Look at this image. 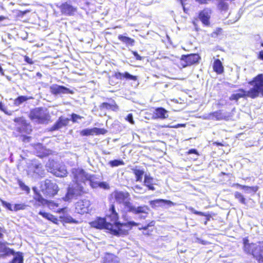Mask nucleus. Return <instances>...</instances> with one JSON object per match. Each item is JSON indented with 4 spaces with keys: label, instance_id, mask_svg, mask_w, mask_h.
Returning <instances> with one entry per match:
<instances>
[{
    "label": "nucleus",
    "instance_id": "nucleus-1",
    "mask_svg": "<svg viewBox=\"0 0 263 263\" xmlns=\"http://www.w3.org/2000/svg\"><path fill=\"white\" fill-rule=\"evenodd\" d=\"M259 76H255L252 80L248 82V84L253 85V87L248 91H246L244 89L239 88L236 93L231 95L229 98L231 101H235L236 102L240 98H250L255 99L258 97L260 93V90L263 86V80Z\"/></svg>",
    "mask_w": 263,
    "mask_h": 263
},
{
    "label": "nucleus",
    "instance_id": "nucleus-2",
    "mask_svg": "<svg viewBox=\"0 0 263 263\" xmlns=\"http://www.w3.org/2000/svg\"><path fill=\"white\" fill-rule=\"evenodd\" d=\"M139 223L134 221H129L125 223H121L118 221L114 223L108 224L107 230L116 236H123L128 234V232L133 227L138 226Z\"/></svg>",
    "mask_w": 263,
    "mask_h": 263
},
{
    "label": "nucleus",
    "instance_id": "nucleus-3",
    "mask_svg": "<svg viewBox=\"0 0 263 263\" xmlns=\"http://www.w3.org/2000/svg\"><path fill=\"white\" fill-rule=\"evenodd\" d=\"M28 117L31 121L40 124H47L51 121V116L47 109L43 107L30 109Z\"/></svg>",
    "mask_w": 263,
    "mask_h": 263
},
{
    "label": "nucleus",
    "instance_id": "nucleus-4",
    "mask_svg": "<svg viewBox=\"0 0 263 263\" xmlns=\"http://www.w3.org/2000/svg\"><path fill=\"white\" fill-rule=\"evenodd\" d=\"M243 250L245 253L251 255L257 261L263 253V241H259L256 243L249 242L248 237L242 239Z\"/></svg>",
    "mask_w": 263,
    "mask_h": 263
},
{
    "label": "nucleus",
    "instance_id": "nucleus-5",
    "mask_svg": "<svg viewBox=\"0 0 263 263\" xmlns=\"http://www.w3.org/2000/svg\"><path fill=\"white\" fill-rule=\"evenodd\" d=\"M123 204L124 208L121 210V213L122 217L124 220H126V217L128 212H131L135 214H145L144 216H140L139 218L140 219H145L148 214V211H149V208L147 205L136 207L129 200H126Z\"/></svg>",
    "mask_w": 263,
    "mask_h": 263
},
{
    "label": "nucleus",
    "instance_id": "nucleus-6",
    "mask_svg": "<svg viewBox=\"0 0 263 263\" xmlns=\"http://www.w3.org/2000/svg\"><path fill=\"white\" fill-rule=\"evenodd\" d=\"M59 191L57 184L49 179H45L41 186V192L46 198H50L56 195Z\"/></svg>",
    "mask_w": 263,
    "mask_h": 263
},
{
    "label": "nucleus",
    "instance_id": "nucleus-7",
    "mask_svg": "<svg viewBox=\"0 0 263 263\" xmlns=\"http://www.w3.org/2000/svg\"><path fill=\"white\" fill-rule=\"evenodd\" d=\"M86 192L84 187L78 183L76 186H69L65 195L62 198L65 201H70L72 198L82 196Z\"/></svg>",
    "mask_w": 263,
    "mask_h": 263
},
{
    "label": "nucleus",
    "instance_id": "nucleus-8",
    "mask_svg": "<svg viewBox=\"0 0 263 263\" xmlns=\"http://www.w3.org/2000/svg\"><path fill=\"white\" fill-rule=\"evenodd\" d=\"M201 59L198 53H191L182 55L180 60L183 67H188L198 63Z\"/></svg>",
    "mask_w": 263,
    "mask_h": 263
},
{
    "label": "nucleus",
    "instance_id": "nucleus-9",
    "mask_svg": "<svg viewBox=\"0 0 263 263\" xmlns=\"http://www.w3.org/2000/svg\"><path fill=\"white\" fill-rule=\"evenodd\" d=\"M13 121L20 126L18 128L19 132L30 134L32 132L30 124L27 122L23 117L15 118Z\"/></svg>",
    "mask_w": 263,
    "mask_h": 263
},
{
    "label": "nucleus",
    "instance_id": "nucleus-10",
    "mask_svg": "<svg viewBox=\"0 0 263 263\" xmlns=\"http://www.w3.org/2000/svg\"><path fill=\"white\" fill-rule=\"evenodd\" d=\"M110 196L119 203H124L126 200L130 199V194L127 191L115 190L110 194Z\"/></svg>",
    "mask_w": 263,
    "mask_h": 263
},
{
    "label": "nucleus",
    "instance_id": "nucleus-11",
    "mask_svg": "<svg viewBox=\"0 0 263 263\" xmlns=\"http://www.w3.org/2000/svg\"><path fill=\"white\" fill-rule=\"evenodd\" d=\"M105 218L106 220H108V222H110L111 223H114L118 221L119 216V214L116 211L114 204H111L109 205L108 212L106 214Z\"/></svg>",
    "mask_w": 263,
    "mask_h": 263
},
{
    "label": "nucleus",
    "instance_id": "nucleus-12",
    "mask_svg": "<svg viewBox=\"0 0 263 263\" xmlns=\"http://www.w3.org/2000/svg\"><path fill=\"white\" fill-rule=\"evenodd\" d=\"M61 13L65 15H73L77 11V7L70 4L67 2L63 3L59 6Z\"/></svg>",
    "mask_w": 263,
    "mask_h": 263
},
{
    "label": "nucleus",
    "instance_id": "nucleus-13",
    "mask_svg": "<svg viewBox=\"0 0 263 263\" xmlns=\"http://www.w3.org/2000/svg\"><path fill=\"white\" fill-rule=\"evenodd\" d=\"M49 88L51 93L54 96L65 93L73 94L74 93L73 90L64 86L57 84L52 85Z\"/></svg>",
    "mask_w": 263,
    "mask_h": 263
},
{
    "label": "nucleus",
    "instance_id": "nucleus-14",
    "mask_svg": "<svg viewBox=\"0 0 263 263\" xmlns=\"http://www.w3.org/2000/svg\"><path fill=\"white\" fill-rule=\"evenodd\" d=\"M70 119L68 118H65L63 116H60L56 122L51 126L50 131L53 132L58 130L63 127L69 125Z\"/></svg>",
    "mask_w": 263,
    "mask_h": 263
},
{
    "label": "nucleus",
    "instance_id": "nucleus-15",
    "mask_svg": "<svg viewBox=\"0 0 263 263\" xmlns=\"http://www.w3.org/2000/svg\"><path fill=\"white\" fill-rule=\"evenodd\" d=\"M211 14V10L209 8H204L202 10L199 11L198 13V18L202 23L206 26L210 24V15Z\"/></svg>",
    "mask_w": 263,
    "mask_h": 263
},
{
    "label": "nucleus",
    "instance_id": "nucleus-16",
    "mask_svg": "<svg viewBox=\"0 0 263 263\" xmlns=\"http://www.w3.org/2000/svg\"><path fill=\"white\" fill-rule=\"evenodd\" d=\"M90 206L89 201L85 199L80 200L76 204V209L81 214L87 213Z\"/></svg>",
    "mask_w": 263,
    "mask_h": 263
},
{
    "label": "nucleus",
    "instance_id": "nucleus-17",
    "mask_svg": "<svg viewBox=\"0 0 263 263\" xmlns=\"http://www.w3.org/2000/svg\"><path fill=\"white\" fill-rule=\"evenodd\" d=\"M7 242L0 241V258H5L15 254L14 250L7 247Z\"/></svg>",
    "mask_w": 263,
    "mask_h": 263
},
{
    "label": "nucleus",
    "instance_id": "nucleus-18",
    "mask_svg": "<svg viewBox=\"0 0 263 263\" xmlns=\"http://www.w3.org/2000/svg\"><path fill=\"white\" fill-rule=\"evenodd\" d=\"M74 179L77 182H81L85 183L87 181L89 176L84 170L82 168L76 169L73 172Z\"/></svg>",
    "mask_w": 263,
    "mask_h": 263
},
{
    "label": "nucleus",
    "instance_id": "nucleus-19",
    "mask_svg": "<svg viewBox=\"0 0 263 263\" xmlns=\"http://www.w3.org/2000/svg\"><path fill=\"white\" fill-rule=\"evenodd\" d=\"M108 100L109 102H103L100 105V109L110 110L115 112L119 110V107L116 102L111 98L108 99Z\"/></svg>",
    "mask_w": 263,
    "mask_h": 263
},
{
    "label": "nucleus",
    "instance_id": "nucleus-20",
    "mask_svg": "<svg viewBox=\"0 0 263 263\" xmlns=\"http://www.w3.org/2000/svg\"><path fill=\"white\" fill-rule=\"evenodd\" d=\"M90 224L92 227L95 228L99 229H105L107 230V228L108 227V224H111V223L108 222L105 217H99L97 218L95 220L91 222Z\"/></svg>",
    "mask_w": 263,
    "mask_h": 263
},
{
    "label": "nucleus",
    "instance_id": "nucleus-21",
    "mask_svg": "<svg viewBox=\"0 0 263 263\" xmlns=\"http://www.w3.org/2000/svg\"><path fill=\"white\" fill-rule=\"evenodd\" d=\"M116 79L119 80H122L123 79L132 80L136 81L137 80V77L136 76H133L129 73L128 72H125L121 73L120 72H115L113 76Z\"/></svg>",
    "mask_w": 263,
    "mask_h": 263
},
{
    "label": "nucleus",
    "instance_id": "nucleus-22",
    "mask_svg": "<svg viewBox=\"0 0 263 263\" xmlns=\"http://www.w3.org/2000/svg\"><path fill=\"white\" fill-rule=\"evenodd\" d=\"M168 117L167 111L163 107L155 108L153 112L154 119H164Z\"/></svg>",
    "mask_w": 263,
    "mask_h": 263
},
{
    "label": "nucleus",
    "instance_id": "nucleus-23",
    "mask_svg": "<svg viewBox=\"0 0 263 263\" xmlns=\"http://www.w3.org/2000/svg\"><path fill=\"white\" fill-rule=\"evenodd\" d=\"M149 203L152 207L161 206L163 204H166L169 206H173L175 204L170 200L162 199H158L152 200L149 202Z\"/></svg>",
    "mask_w": 263,
    "mask_h": 263
},
{
    "label": "nucleus",
    "instance_id": "nucleus-24",
    "mask_svg": "<svg viewBox=\"0 0 263 263\" xmlns=\"http://www.w3.org/2000/svg\"><path fill=\"white\" fill-rule=\"evenodd\" d=\"M213 69L214 71L218 74H222L224 72V67L219 59H216L214 61Z\"/></svg>",
    "mask_w": 263,
    "mask_h": 263
},
{
    "label": "nucleus",
    "instance_id": "nucleus-25",
    "mask_svg": "<svg viewBox=\"0 0 263 263\" xmlns=\"http://www.w3.org/2000/svg\"><path fill=\"white\" fill-rule=\"evenodd\" d=\"M39 214L48 220L51 221L54 224H58L59 223V220L58 218L49 213L40 211L39 212Z\"/></svg>",
    "mask_w": 263,
    "mask_h": 263
},
{
    "label": "nucleus",
    "instance_id": "nucleus-26",
    "mask_svg": "<svg viewBox=\"0 0 263 263\" xmlns=\"http://www.w3.org/2000/svg\"><path fill=\"white\" fill-rule=\"evenodd\" d=\"M236 186L245 190L247 193H251L253 195H254L258 190V186L257 185L250 186L237 183L236 184Z\"/></svg>",
    "mask_w": 263,
    "mask_h": 263
},
{
    "label": "nucleus",
    "instance_id": "nucleus-27",
    "mask_svg": "<svg viewBox=\"0 0 263 263\" xmlns=\"http://www.w3.org/2000/svg\"><path fill=\"white\" fill-rule=\"evenodd\" d=\"M153 178L150 176L145 175L144 179V185L146 186L149 190L154 191L155 190L154 186Z\"/></svg>",
    "mask_w": 263,
    "mask_h": 263
},
{
    "label": "nucleus",
    "instance_id": "nucleus-28",
    "mask_svg": "<svg viewBox=\"0 0 263 263\" xmlns=\"http://www.w3.org/2000/svg\"><path fill=\"white\" fill-rule=\"evenodd\" d=\"M33 99V98L32 97L20 96L14 100L13 104L15 106H18L24 102H26L29 100H31Z\"/></svg>",
    "mask_w": 263,
    "mask_h": 263
},
{
    "label": "nucleus",
    "instance_id": "nucleus-29",
    "mask_svg": "<svg viewBox=\"0 0 263 263\" xmlns=\"http://www.w3.org/2000/svg\"><path fill=\"white\" fill-rule=\"evenodd\" d=\"M33 190L34 193L33 198L36 201L42 204L47 203V201L43 197L41 193L36 188H33Z\"/></svg>",
    "mask_w": 263,
    "mask_h": 263
},
{
    "label": "nucleus",
    "instance_id": "nucleus-30",
    "mask_svg": "<svg viewBox=\"0 0 263 263\" xmlns=\"http://www.w3.org/2000/svg\"><path fill=\"white\" fill-rule=\"evenodd\" d=\"M210 116L216 120H222L226 119V117L222 114V110H219L211 112Z\"/></svg>",
    "mask_w": 263,
    "mask_h": 263
},
{
    "label": "nucleus",
    "instance_id": "nucleus-31",
    "mask_svg": "<svg viewBox=\"0 0 263 263\" xmlns=\"http://www.w3.org/2000/svg\"><path fill=\"white\" fill-rule=\"evenodd\" d=\"M118 38L120 41L127 45L133 46L135 43V40L133 39L121 34L119 35Z\"/></svg>",
    "mask_w": 263,
    "mask_h": 263
},
{
    "label": "nucleus",
    "instance_id": "nucleus-32",
    "mask_svg": "<svg viewBox=\"0 0 263 263\" xmlns=\"http://www.w3.org/2000/svg\"><path fill=\"white\" fill-rule=\"evenodd\" d=\"M132 171L135 176L136 181L141 182L144 173V171L137 168H132Z\"/></svg>",
    "mask_w": 263,
    "mask_h": 263
},
{
    "label": "nucleus",
    "instance_id": "nucleus-33",
    "mask_svg": "<svg viewBox=\"0 0 263 263\" xmlns=\"http://www.w3.org/2000/svg\"><path fill=\"white\" fill-rule=\"evenodd\" d=\"M59 218L64 223H77V221L69 215L60 216Z\"/></svg>",
    "mask_w": 263,
    "mask_h": 263
},
{
    "label": "nucleus",
    "instance_id": "nucleus-34",
    "mask_svg": "<svg viewBox=\"0 0 263 263\" xmlns=\"http://www.w3.org/2000/svg\"><path fill=\"white\" fill-rule=\"evenodd\" d=\"M9 263H23V256L22 254L20 252H17L16 256L13 257Z\"/></svg>",
    "mask_w": 263,
    "mask_h": 263
},
{
    "label": "nucleus",
    "instance_id": "nucleus-35",
    "mask_svg": "<svg viewBox=\"0 0 263 263\" xmlns=\"http://www.w3.org/2000/svg\"><path fill=\"white\" fill-rule=\"evenodd\" d=\"M234 197L236 199H237L238 201L243 204H246V199L245 198L244 196L239 192H236L234 193Z\"/></svg>",
    "mask_w": 263,
    "mask_h": 263
},
{
    "label": "nucleus",
    "instance_id": "nucleus-36",
    "mask_svg": "<svg viewBox=\"0 0 263 263\" xmlns=\"http://www.w3.org/2000/svg\"><path fill=\"white\" fill-rule=\"evenodd\" d=\"M190 210L192 213L195 215L206 217V219L208 221L210 220V219L211 217V216L210 214H205L202 212L197 211L194 210L193 208H190Z\"/></svg>",
    "mask_w": 263,
    "mask_h": 263
},
{
    "label": "nucleus",
    "instance_id": "nucleus-37",
    "mask_svg": "<svg viewBox=\"0 0 263 263\" xmlns=\"http://www.w3.org/2000/svg\"><path fill=\"white\" fill-rule=\"evenodd\" d=\"M92 130L93 135H105L107 132V130L103 128L93 127L92 128Z\"/></svg>",
    "mask_w": 263,
    "mask_h": 263
},
{
    "label": "nucleus",
    "instance_id": "nucleus-38",
    "mask_svg": "<svg viewBox=\"0 0 263 263\" xmlns=\"http://www.w3.org/2000/svg\"><path fill=\"white\" fill-rule=\"evenodd\" d=\"M108 164L111 167H114L119 165H123L124 164V162L122 160L115 159L110 161L108 162Z\"/></svg>",
    "mask_w": 263,
    "mask_h": 263
},
{
    "label": "nucleus",
    "instance_id": "nucleus-39",
    "mask_svg": "<svg viewBox=\"0 0 263 263\" xmlns=\"http://www.w3.org/2000/svg\"><path fill=\"white\" fill-rule=\"evenodd\" d=\"M80 134L82 136H89L93 135V130L92 128H85L81 130Z\"/></svg>",
    "mask_w": 263,
    "mask_h": 263
},
{
    "label": "nucleus",
    "instance_id": "nucleus-40",
    "mask_svg": "<svg viewBox=\"0 0 263 263\" xmlns=\"http://www.w3.org/2000/svg\"><path fill=\"white\" fill-rule=\"evenodd\" d=\"M94 175H89L87 181L89 182V184L92 188H97L98 187L99 182L93 180Z\"/></svg>",
    "mask_w": 263,
    "mask_h": 263
},
{
    "label": "nucleus",
    "instance_id": "nucleus-41",
    "mask_svg": "<svg viewBox=\"0 0 263 263\" xmlns=\"http://www.w3.org/2000/svg\"><path fill=\"white\" fill-rule=\"evenodd\" d=\"M155 225V220H152L149 221L147 224L142 226L141 227H139L138 229L140 231L142 230H147L149 227H154Z\"/></svg>",
    "mask_w": 263,
    "mask_h": 263
},
{
    "label": "nucleus",
    "instance_id": "nucleus-42",
    "mask_svg": "<svg viewBox=\"0 0 263 263\" xmlns=\"http://www.w3.org/2000/svg\"><path fill=\"white\" fill-rule=\"evenodd\" d=\"M18 184L20 188L23 190L26 191L27 193H29L30 192L29 187L25 184V183L21 180H18Z\"/></svg>",
    "mask_w": 263,
    "mask_h": 263
},
{
    "label": "nucleus",
    "instance_id": "nucleus-43",
    "mask_svg": "<svg viewBox=\"0 0 263 263\" xmlns=\"http://www.w3.org/2000/svg\"><path fill=\"white\" fill-rule=\"evenodd\" d=\"M0 110L5 113L6 115L10 116L12 115V112L7 110V107L2 102H0Z\"/></svg>",
    "mask_w": 263,
    "mask_h": 263
},
{
    "label": "nucleus",
    "instance_id": "nucleus-44",
    "mask_svg": "<svg viewBox=\"0 0 263 263\" xmlns=\"http://www.w3.org/2000/svg\"><path fill=\"white\" fill-rule=\"evenodd\" d=\"M82 118L83 117L74 113H72L71 115V120L73 123H75L78 120H80L82 119Z\"/></svg>",
    "mask_w": 263,
    "mask_h": 263
},
{
    "label": "nucleus",
    "instance_id": "nucleus-45",
    "mask_svg": "<svg viewBox=\"0 0 263 263\" xmlns=\"http://www.w3.org/2000/svg\"><path fill=\"white\" fill-rule=\"evenodd\" d=\"M25 205L24 204H15L14 205V208L13 209V211H17L19 210H24L25 208Z\"/></svg>",
    "mask_w": 263,
    "mask_h": 263
},
{
    "label": "nucleus",
    "instance_id": "nucleus-46",
    "mask_svg": "<svg viewBox=\"0 0 263 263\" xmlns=\"http://www.w3.org/2000/svg\"><path fill=\"white\" fill-rule=\"evenodd\" d=\"M1 201L2 203V204L5 206L6 208H7L8 210L12 211L13 209L12 208V205L10 203H8L2 199H1Z\"/></svg>",
    "mask_w": 263,
    "mask_h": 263
},
{
    "label": "nucleus",
    "instance_id": "nucleus-47",
    "mask_svg": "<svg viewBox=\"0 0 263 263\" xmlns=\"http://www.w3.org/2000/svg\"><path fill=\"white\" fill-rule=\"evenodd\" d=\"M222 32V29L221 28H217L212 33V36L216 37L220 35Z\"/></svg>",
    "mask_w": 263,
    "mask_h": 263
},
{
    "label": "nucleus",
    "instance_id": "nucleus-48",
    "mask_svg": "<svg viewBox=\"0 0 263 263\" xmlns=\"http://www.w3.org/2000/svg\"><path fill=\"white\" fill-rule=\"evenodd\" d=\"M98 187L103 188L104 189L108 190L110 188L109 184L106 182H99Z\"/></svg>",
    "mask_w": 263,
    "mask_h": 263
},
{
    "label": "nucleus",
    "instance_id": "nucleus-49",
    "mask_svg": "<svg viewBox=\"0 0 263 263\" xmlns=\"http://www.w3.org/2000/svg\"><path fill=\"white\" fill-rule=\"evenodd\" d=\"M125 120L126 121H127L128 122H129L132 124H135V121H134V120L133 119V116L132 114H128L127 116H126V118H125Z\"/></svg>",
    "mask_w": 263,
    "mask_h": 263
},
{
    "label": "nucleus",
    "instance_id": "nucleus-50",
    "mask_svg": "<svg viewBox=\"0 0 263 263\" xmlns=\"http://www.w3.org/2000/svg\"><path fill=\"white\" fill-rule=\"evenodd\" d=\"M24 58V61L28 64L30 65H32L33 64V61H32V60L27 55H25Z\"/></svg>",
    "mask_w": 263,
    "mask_h": 263
},
{
    "label": "nucleus",
    "instance_id": "nucleus-51",
    "mask_svg": "<svg viewBox=\"0 0 263 263\" xmlns=\"http://www.w3.org/2000/svg\"><path fill=\"white\" fill-rule=\"evenodd\" d=\"M186 154L189 155L191 154H194L197 156L199 155V153L197 151L195 148H192L186 152Z\"/></svg>",
    "mask_w": 263,
    "mask_h": 263
},
{
    "label": "nucleus",
    "instance_id": "nucleus-52",
    "mask_svg": "<svg viewBox=\"0 0 263 263\" xmlns=\"http://www.w3.org/2000/svg\"><path fill=\"white\" fill-rule=\"evenodd\" d=\"M67 208L66 207L60 208L56 211V213H65L67 212Z\"/></svg>",
    "mask_w": 263,
    "mask_h": 263
},
{
    "label": "nucleus",
    "instance_id": "nucleus-53",
    "mask_svg": "<svg viewBox=\"0 0 263 263\" xmlns=\"http://www.w3.org/2000/svg\"><path fill=\"white\" fill-rule=\"evenodd\" d=\"M133 54L137 60H142L143 58L141 57L136 51L133 52Z\"/></svg>",
    "mask_w": 263,
    "mask_h": 263
},
{
    "label": "nucleus",
    "instance_id": "nucleus-54",
    "mask_svg": "<svg viewBox=\"0 0 263 263\" xmlns=\"http://www.w3.org/2000/svg\"><path fill=\"white\" fill-rule=\"evenodd\" d=\"M257 58L258 59L263 61V50L259 52L257 54Z\"/></svg>",
    "mask_w": 263,
    "mask_h": 263
},
{
    "label": "nucleus",
    "instance_id": "nucleus-55",
    "mask_svg": "<svg viewBox=\"0 0 263 263\" xmlns=\"http://www.w3.org/2000/svg\"><path fill=\"white\" fill-rule=\"evenodd\" d=\"M213 145L217 146H226V145L224 143H223L222 142H214L213 143Z\"/></svg>",
    "mask_w": 263,
    "mask_h": 263
},
{
    "label": "nucleus",
    "instance_id": "nucleus-56",
    "mask_svg": "<svg viewBox=\"0 0 263 263\" xmlns=\"http://www.w3.org/2000/svg\"><path fill=\"white\" fill-rule=\"evenodd\" d=\"M30 139H31V137L29 136H23V141L24 142L29 141L30 140Z\"/></svg>",
    "mask_w": 263,
    "mask_h": 263
},
{
    "label": "nucleus",
    "instance_id": "nucleus-57",
    "mask_svg": "<svg viewBox=\"0 0 263 263\" xmlns=\"http://www.w3.org/2000/svg\"><path fill=\"white\" fill-rule=\"evenodd\" d=\"M8 19V17L4 16V15H0V23L5 20Z\"/></svg>",
    "mask_w": 263,
    "mask_h": 263
},
{
    "label": "nucleus",
    "instance_id": "nucleus-58",
    "mask_svg": "<svg viewBox=\"0 0 263 263\" xmlns=\"http://www.w3.org/2000/svg\"><path fill=\"white\" fill-rule=\"evenodd\" d=\"M258 263H263V256L261 255L257 260Z\"/></svg>",
    "mask_w": 263,
    "mask_h": 263
},
{
    "label": "nucleus",
    "instance_id": "nucleus-59",
    "mask_svg": "<svg viewBox=\"0 0 263 263\" xmlns=\"http://www.w3.org/2000/svg\"><path fill=\"white\" fill-rule=\"evenodd\" d=\"M184 126L183 124H177V125H174V126H171V127H173V128H178L179 127H180V126Z\"/></svg>",
    "mask_w": 263,
    "mask_h": 263
},
{
    "label": "nucleus",
    "instance_id": "nucleus-60",
    "mask_svg": "<svg viewBox=\"0 0 263 263\" xmlns=\"http://www.w3.org/2000/svg\"><path fill=\"white\" fill-rule=\"evenodd\" d=\"M4 237V235L3 233H2L1 232H0V239H2Z\"/></svg>",
    "mask_w": 263,
    "mask_h": 263
},
{
    "label": "nucleus",
    "instance_id": "nucleus-61",
    "mask_svg": "<svg viewBox=\"0 0 263 263\" xmlns=\"http://www.w3.org/2000/svg\"><path fill=\"white\" fill-rule=\"evenodd\" d=\"M135 187H136V189H141V187L140 186H138V185H136V186H135Z\"/></svg>",
    "mask_w": 263,
    "mask_h": 263
},
{
    "label": "nucleus",
    "instance_id": "nucleus-62",
    "mask_svg": "<svg viewBox=\"0 0 263 263\" xmlns=\"http://www.w3.org/2000/svg\"><path fill=\"white\" fill-rule=\"evenodd\" d=\"M179 1L181 2V3H182V4L183 5V2H184V1H185L186 0H179Z\"/></svg>",
    "mask_w": 263,
    "mask_h": 263
},
{
    "label": "nucleus",
    "instance_id": "nucleus-63",
    "mask_svg": "<svg viewBox=\"0 0 263 263\" xmlns=\"http://www.w3.org/2000/svg\"><path fill=\"white\" fill-rule=\"evenodd\" d=\"M53 205L58 207V203H54Z\"/></svg>",
    "mask_w": 263,
    "mask_h": 263
},
{
    "label": "nucleus",
    "instance_id": "nucleus-64",
    "mask_svg": "<svg viewBox=\"0 0 263 263\" xmlns=\"http://www.w3.org/2000/svg\"><path fill=\"white\" fill-rule=\"evenodd\" d=\"M260 45H261V47H263V43H261Z\"/></svg>",
    "mask_w": 263,
    "mask_h": 263
}]
</instances>
